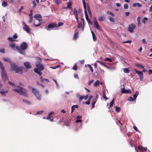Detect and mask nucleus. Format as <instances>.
<instances>
[{"label": "nucleus", "instance_id": "25", "mask_svg": "<svg viewBox=\"0 0 152 152\" xmlns=\"http://www.w3.org/2000/svg\"><path fill=\"white\" fill-rule=\"evenodd\" d=\"M134 65L139 68H144V66L140 64H135Z\"/></svg>", "mask_w": 152, "mask_h": 152}, {"label": "nucleus", "instance_id": "50", "mask_svg": "<svg viewBox=\"0 0 152 152\" xmlns=\"http://www.w3.org/2000/svg\"><path fill=\"white\" fill-rule=\"evenodd\" d=\"M7 39L8 40L11 42H13L15 41L11 37H8Z\"/></svg>", "mask_w": 152, "mask_h": 152}, {"label": "nucleus", "instance_id": "42", "mask_svg": "<svg viewBox=\"0 0 152 152\" xmlns=\"http://www.w3.org/2000/svg\"><path fill=\"white\" fill-rule=\"evenodd\" d=\"M115 110L118 113L121 111V108L119 107H115Z\"/></svg>", "mask_w": 152, "mask_h": 152}, {"label": "nucleus", "instance_id": "28", "mask_svg": "<svg viewBox=\"0 0 152 152\" xmlns=\"http://www.w3.org/2000/svg\"><path fill=\"white\" fill-rule=\"evenodd\" d=\"M39 79L41 80V82L42 83H43L44 80H45L47 82H49V80L48 79H47L46 78H43V77H39Z\"/></svg>", "mask_w": 152, "mask_h": 152}, {"label": "nucleus", "instance_id": "46", "mask_svg": "<svg viewBox=\"0 0 152 152\" xmlns=\"http://www.w3.org/2000/svg\"><path fill=\"white\" fill-rule=\"evenodd\" d=\"M29 18V19L28 21V23H31L33 22V18L32 17H30Z\"/></svg>", "mask_w": 152, "mask_h": 152}, {"label": "nucleus", "instance_id": "33", "mask_svg": "<svg viewBox=\"0 0 152 152\" xmlns=\"http://www.w3.org/2000/svg\"><path fill=\"white\" fill-rule=\"evenodd\" d=\"M87 10L90 16H91V13L89 6H87Z\"/></svg>", "mask_w": 152, "mask_h": 152}, {"label": "nucleus", "instance_id": "17", "mask_svg": "<svg viewBox=\"0 0 152 152\" xmlns=\"http://www.w3.org/2000/svg\"><path fill=\"white\" fill-rule=\"evenodd\" d=\"M17 50L18 52L20 53L21 54L23 55H25V52L24 50H23L22 49L20 48L19 47H17Z\"/></svg>", "mask_w": 152, "mask_h": 152}, {"label": "nucleus", "instance_id": "39", "mask_svg": "<svg viewBox=\"0 0 152 152\" xmlns=\"http://www.w3.org/2000/svg\"><path fill=\"white\" fill-rule=\"evenodd\" d=\"M127 100L129 101H133L134 100L132 97L130 96L128 98Z\"/></svg>", "mask_w": 152, "mask_h": 152}, {"label": "nucleus", "instance_id": "15", "mask_svg": "<svg viewBox=\"0 0 152 152\" xmlns=\"http://www.w3.org/2000/svg\"><path fill=\"white\" fill-rule=\"evenodd\" d=\"M10 46L11 48L13 50H17V47H18L17 46H15V44L14 43H11L10 45Z\"/></svg>", "mask_w": 152, "mask_h": 152}, {"label": "nucleus", "instance_id": "45", "mask_svg": "<svg viewBox=\"0 0 152 152\" xmlns=\"http://www.w3.org/2000/svg\"><path fill=\"white\" fill-rule=\"evenodd\" d=\"M87 66L91 70V71L92 72H93L94 71L93 68L92 67L90 64H88Z\"/></svg>", "mask_w": 152, "mask_h": 152}, {"label": "nucleus", "instance_id": "51", "mask_svg": "<svg viewBox=\"0 0 152 152\" xmlns=\"http://www.w3.org/2000/svg\"><path fill=\"white\" fill-rule=\"evenodd\" d=\"M64 23L62 22H59L58 23V25H57V27H58L62 26L63 25Z\"/></svg>", "mask_w": 152, "mask_h": 152}, {"label": "nucleus", "instance_id": "57", "mask_svg": "<svg viewBox=\"0 0 152 152\" xmlns=\"http://www.w3.org/2000/svg\"><path fill=\"white\" fill-rule=\"evenodd\" d=\"M131 42L132 41L131 40H127L125 41H124L123 43H129V44H130Z\"/></svg>", "mask_w": 152, "mask_h": 152}, {"label": "nucleus", "instance_id": "58", "mask_svg": "<svg viewBox=\"0 0 152 152\" xmlns=\"http://www.w3.org/2000/svg\"><path fill=\"white\" fill-rule=\"evenodd\" d=\"M33 11L32 10H31L30 11V13L29 14V17H32V15H33V14L32 13Z\"/></svg>", "mask_w": 152, "mask_h": 152}, {"label": "nucleus", "instance_id": "60", "mask_svg": "<svg viewBox=\"0 0 152 152\" xmlns=\"http://www.w3.org/2000/svg\"><path fill=\"white\" fill-rule=\"evenodd\" d=\"M133 129L135 130H136L137 132H139V130L135 126H133Z\"/></svg>", "mask_w": 152, "mask_h": 152}, {"label": "nucleus", "instance_id": "34", "mask_svg": "<svg viewBox=\"0 0 152 152\" xmlns=\"http://www.w3.org/2000/svg\"><path fill=\"white\" fill-rule=\"evenodd\" d=\"M100 84V81L99 80H96L94 83V86H97Z\"/></svg>", "mask_w": 152, "mask_h": 152}, {"label": "nucleus", "instance_id": "7", "mask_svg": "<svg viewBox=\"0 0 152 152\" xmlns=\"http://www.w3.org/2000/svg\"><path fill=\"white\" fill-rule=\"evenodd\" d=\"M134 70L138 75L140 80L142 81L143 80V73L141 71L137 70L135 69H134Z\"/></svg>", "mask_w": 152, "mask_h": 152}, {"label": "nucleus", "instance_id": "64", "mask_svg": "<svg viewBox=\"0 0 152 152\" xmlns=\"http://www.w3.org/2000/svg\"><path fill=\"white\" fill-rule=\"evenodd\" d=\"M74 77L76 78V79H78L79 78V77L77 74H74Z\"/></svg>", "mask_w": 152, "mask_h": 152}, {"label": "nucleus", "instance_id": "9", "mask_svg": "<svg viewBox=\"0 0 152 152\" xmlns=\"http://www.w3.org/2000/svg\"><path fill=\"white\" fill-rule=\"evenodd\" d=\"M28 48L27 44L25 42H22L20 45V48L23 50H26Z\"/></svg>", "mask_w": 152, "mask_h": 152}, {"label": "nucleus", "instance_id": "54", "mask_svg": "<svg viewBox=\"0 0 152 152\" xmlns=\"http://www.w3.org/2000/svg\"><path fill=\"white\" fill-rule=\"evenodd\" d=\"M23 9V7L22 6H21L20 8L19 9V10H18V12L20 13H21L22 10V9Z\"/></svg>", "mask_w": 152, "mask_h": 152}, {"label": "nucleus", "instance_id": "23", "mask_svg": "<svg viewBox=\"0 0 152 152\" xmlns=\"http://www.w3.org/2000/svg\"><path fill=\"white\" fill-rule=\"evenodd\" d=\"M8 93V91L7 90L3 91L2 90H0V93L2 95H4Z\"/></svg>", "mask_w": 152, "mask_h": 152}, {"label": "nucleus", "instance_id": "56", "mask_svg": "<svg viewBox=\"0 0 152 152\" xmlns=\"http://www.w3.org/2000/svg\"><path fill=\"white\" fill-rule=\"evenodd\" d=\"M23 101L24 102H25L26 103H27V104H31V103L30 102H29V101L26 100H24L23 99Z\"/></svg>", "mask_w": 152, "mask_h": 152}, {"label": "nucleus", "instance_id": "53", "mask_svg": "<svg viewBox=\"0 0 152 152\" xmlns=\"http://www.w3.org/2000/svg\"><path fill=\"white\" fill-rule=\"evenodd\" d=\"M82 26V24L81 23H78L77 25V28H81Z\"/></svg>", "mask_w": 152, "mask_h": 152}, {"label": "nucleus", "instance_id": "29", "mask_svg": "<svg viewBox=\"0 0 152 152\" xmlns=\"http://www.w3.org/2000/svg\"><path fill=\"white\" fill-rule=\"evenodd\" d=\"M105 18L104 15L101 16L98 18V20L100 21H104V20Z\"/></svg>", "mask_w": 152, "mask_h": 152}, {"label": "nucleus", "instance_id": "36", "mask_svg": "<svg viewBox=\"0 0 152 152\" xmlns=\"http://www.w3.org/2000/svg\"><path fill=\"white\" fill-rule=\"evenodd\" d=\"M2 5L3 7H5L8 5V4L6 2L3 1L2 3Z\"/></svg>", "mask_w": 152, "mask_h": 152}, {"label": "nucleus", "instance_id": "40", "mask_svg": "<svg viewBox=\"0 0 152 152\" xmlns=\"http://www.w3.org/2000/svg\"><path fill=\"white\" fill-rule=\"evenodd\" d=\"M114 98H113V100H112V101L110 103V107H111L113 106V105L114 104Z\"/></svg>", "mask_w": 152, "mask_h": 152}, {"label": "nucleus", "instance_id": "24", "mask_svg": "<svg viewBox=\"0 0 152 152\" xmlns=\"http://www.w3.org/2000/svg\"><path fill=\"white\" fill-rule=\"evenodd\" d=\"M77 97L78 98V100L80 102L83 99V96H80L79 94L77 95Z\"/></svg>", "mask_w": 152, "mask_h": 152}, {"label": "nucleus", "instance_id": "55", "mask_svg": "<svg viewBox=\"0 0 152 152\" xmlns=\"http://www.w3.org/2000/svg\"><path fill=\"white\" fill-rule=\"evenodd\" d=\"M124 7L126 9H127L129 8L128 5L127 4H124Z\"/></svg>", "mask_w": 152, "mask_h": 152}, {"label": "nucleus", "instance_id": "30", "mask_svg": "<svg viewBox=\"0 0 152 152\" xmlns=\"http://www.w3.org/2000/svg\"><path fill=\"white\" fill-rule=\"evenodd\" d=\"M107 18L109 19L110 21L112 22L113 23H115V20L114 18L111 17L110 16H108L107 17Z\"/></svg>", "mask_w": 152, "mask_h": 152}, {"label": "nucleus", "instance_id": "13", "mask_svg": "<svg viewBox=\"0 0 152 152\" xmlns=\"http://www.w3.org/2000/svg\"><path fill=\"white\" fill-rule=\"evenodd\" d=\"M23 64L25 67L27 69H29L31 68V66L30 63L28 62H25Z\"/></svg>", "mask_w": 152, "mask_h": 152}, {"label": "nucleus", "instance_id": "10", "mask_svg": "<svg viewBox=\"0 0 152 152\" xmlns=\"http://www.w3.org/2000/svg\"><path fill=\"white\" fill-rule=\"evenodd\" d=\"M41 24L40 20L39 19H37L34 21V25L35 27L39 26L41 25Z\"/></svg>", "mask_w": 152, "mask_h": 152}, {"label": "nucleus", "instance_id": "27", "mask_svg": "<svg viewBox=\"0 0 152 152\" xmlns=\"http://www.w3.org/2000/svg\"><path fill=\"white\" fill-rule=\"evenodd\" d=\"M34 18L36 19H39L40 20L41 18V15L39 14H36L34 16Z\"/></svg>", "mask_w": 152, "mask_h": 152}, {"label": "nucleus", "instance_id": "8", "mask_svg": "<svg viewBox=\"0 0 152 152\" xmlns=\"http://www.w3.org/2000/svg\"><path fill=\"white\" fill-rule=\"evenodd\" d=\"M136 27L135 25L134 24H132L129 25L128 28V30L131 33H132L133 32V30Z\"/></svg>", "mask_w": 152, "mask_h": 152}, {"label": "nucleus", "instance_id": "2", "mask_svg": "<svg viewBox=\"0 0 152 152\" xmlns=\"http://www.w3.org/2000/svg\"><path fill=\"white\" fill-rule=\"evenodd\" d=\"M11 67L12 69L15 71L16 73L19 74L22 73V70L20 67H18L14 63H12L11 64Z\"/></svg>", "mask_w": 152, "mask_h": 152}, {"label": "nucleus", "instance_id": "5", "mask_svg": "<svg viewBox=\"0 0 152 152\" xmlns=\"http://www.w3.org/2000/svg\"><path fill=\"white\" fill-rule=\"evenodd\" d=\"M57 27V24L53 22L50 23L47 26H46L45 29L48 30L50 31L53 29L55 27Z\"/></svg>", "mask_w": 152, "mask_h": 152}, {"label": "nucleus", "instance_id": "31", "mask_svg": "<svg viewBox=\"0 0 152 152\" xmlns=\"http://www.w3.org/2000/svg\"><path fill=\"white\" fill-rule=\"evenodd\" d=\"M84 13L85 15L86 18V20L88 22H89L88 16L87 13V11H84Z\"/></svg>", "mask_w": 152, "mask_h": 152}, {"label": "nucleus", "instance_id": "37", "mask_svg": "<svg viewBox=\"0 0 152 152\" xmlns=\"http://www.w3.org/2000/svg\"><path fill=\"white\" fill-rule=\"evenodd\" d=\"M124 72L126 73H129V69L127 68H124L123 69Z\"/></svg>", "mask_w": 152, "mask_h": 152}, {"label": "nucleus", "instance_id": "47", "mask_svg": "<svg viewBox=\"0 0 152 152\" xmlns=\"http://www.w3.org/2000/svg\"><path fill=\"white\" fill-rule=\"evenodd\" d=\"M4 61L5 62H10L11 61L10 59L8 58H3Z\"/></svg>", "mask_w": 152, "mask_h": 152}, {"label": "nucleus", "instance_id": "14", "mask_svg": "<svg viewBox=\"0 0 152 152\" xmlns=\"http://www.w3.org/2000/svg\"><path fill=\"white\" fill-rule=\"evenodd\" d=\"M121 93L124 94H129L131 93V90L125 89L124 87L121 89Z\"/></svg>", "mask_w": 152, "mask_h": 152}, {"label": "nucleus", "instance_id": "61", "mask_svg": "<svg viewBox=\"0 0 152 152\" xmlns=\"http://www.w3.org/2000/svg\"><path fill=\"white\" fill-rule=\"evenodd\" d=\"M90 101L89 100H88L86 102H84V103L87 104L89 105L90 104Z\"/></svg>", "mask_w": 152, "mask_h": 152}, {"label": "nucleus", "instance_id": "26", "mask_svg": "<svg viewBox=\"0 0 152 152\" xmlns=\"http://www.w3.org/2000/svg\"><path fill=\"white\" fill-rule=\"evenodd\" d=\"M91 33L92 35L93 40L94 41H95L96 40V37L95 35L92 31H91Z\"/></svg>", "mask_w": 152, "mask_h": 152}, {"label": "nucleus", "instance_id": "41", "mask_svg": "<svg viewBox=\"0 0 152 152\" xmlns=\"http://www.w3.org/2000/svg\"><path fill=\"white\" fill-rule=\"evenodd\" d=\"M53 2L54 3L57 4H59L61 2V1L60 0H53Z\"/></svg>", "mask_w": 152, "mask_h": 152}, {"label": "nucleus", "instance_id": "38", "mask_svg": "<svg viewBox=\"0 0 152 152\" xmlns=\"http://www.w3.org/2000/svg\"><path fill=\"white\" fill-rule=\"evenodd\" d=\"M107 14H109L113 17H114L115 16L114 14L112 12L110 11H107Z\"/></svg>", "mask_w": 152, "mask_h": 152}, {"label": "nucleus", "instance_id": "62", "mask_svg": "<svg viewBox=\"0 0 152 152\" xmlns=\"http://www.w3.org/2000/svg\"><path fill=\"white\" fill-rule=\"evenodd\" d=\"M37 83L38 85L40 86H41L42 88H44L45 86L44 85H42V84L41 83H38V82H37Z\"/></svg>", "mask_w": 152, "mask_h": 152}, {"label": "nucleus", "instance_id": "12", "mask_svg": "<svg viewBox=\"0 0 152 152\" xmlns=\"http://www.w3.org/2000/svg\"><path fill=\"white\" fill-rule=\"evenodd\" d=\"M23 29L27 33H29L30 32V31L31 30V28H29L27 25L26 24H25L24 26L23 27Z\"/></svg>", "mask_w": 152, "mask_h": 152}, {"label": "nucleus", "instance_id": "20", "mask_svg": "<svg viewBox=\"0 0 152 152\" xmlns=\"http://www.w3.org/2000/svg\"><path fill=\"white\" fill-rule=\"evenodd\" d=\"M92 103L91 106V109L94 108L95 107V104L96 103V102L97 101V99L96 98H94V99L92 100Z\"/></svg>", "mask_w": 152, "mask_h": 152}, {"label": "nucleus", "instance_id": "18", "mask_svg": "<svg viewBox=\"0 0 152 152\" xmlns=\"http://www.w3.org/2000/svg\"><path fill=\"white\" fill-rule=\"evenodd\" d=\"M34 71L36 73L38 74L40 76L42 75V72H41V71H40L36 68L34 69Z\"/></svg>", "mask_w": 152, "mask_h": 152}, {"label": "nucleus", "instance_id": "49", "mask_svg": "<svg viewBox=\"0 0 152 152\" xmlns=\"http://www.w3.org/2000/svg\"><path fill=\"white\" fill-rule=\"evenodd\" d=\"M72 69L76 71L77 70V65L76 64H75L73 66Z\"/></svg>", "mask_w": 152, "mask_h": 152}, {"label": "nucleus", "instance_id": "52", "mask_svg": "<svg viewBox=\"0 0 152 152\" xmlns=\"http://www.w3.org/2000/svg\"><path fill=\"white\" fill-rule=\"evenodd\" d=\"M103 96L104 98V99L106 100H107V99H108V98H107L106 96L105 92H104L103 93Z\"/></svg>", "mask_w": 152, "mask_h": 152}, {"label": "nucleus", "instance_id": "44", "mask_svg": "<svg viewBox=\"0 0 152 152\" xmlns=\"http://www.w3.org/2000/svg\"><path fill=\"white\" fill-rule=\"evenodd\" d=\"M78 37V33H75L74 35L73 38L74 39H75Z\"/></svg>", "mask_w": 152, "mask_h": 152}, {"label": "nucleus", "instance_id": "48", "mask_svg": "<svg viewBox=\"0 0 152 152\" xmlns=\"http://www.w3.org/2000/svg\"><path fill=\"white\" fill-rule=\"evenodd\" d=\"M104 60L106 61H108L109 62H112V60L109 58H105Z\"/></svg>", "mask_w": 152, "mask_h": 152}, {"label": "nucleus", "instance_id": "11", "mask_svg": "<svg viewBox=\"0 0 152 152\" xmlns=\"http://www.w3.org/2000/svg\"><path fill=\"white\" fill-rule=\"evenodd\" d=\"M73 14L75 16V18L77 20V22H78L79 19L78 16L76 8H74L73 11Z\"/></svg>", "mask_w": 152, "mask_h": 152}, {"label": "nucleus", "instance_id": "1", "mask_svg": "<svg viewBox=\"0 0 152 152\" xmlns=\"http://www.w3.org/2000/svg\"><path fill=\"white\" fill-rule=\"evenodd\" d=\"M13 91L18 93L21 95L25 96H28L27 94V91L19 86H17L16 88L13 89Z\"/></svg>", "mask_w": 152, "mask_h": 152}, {"label": "nucleus", "instance_id": "3", "mask_svg": "<svg viewBox=\"0 0 152 152\" xmlns=\"http://www.w3.org/2000/svg\"><path fill=\"white\" fill-rule=\"evenodd\" d=\"M0 67H1V69L2 70V71L1 72V76L2 79L4 80V81L6 80H7V75L4 71V68L2 66V64L0 61Z\"/></svg>", "mask_w": 152, "mask_h": 152}, {"label": "nucleus", "instance_id": "19", "mask_svg": "<svg viewBox=\"0 0 152 152\" xmlns=\"http://www.w3.org/2000/svg\"><path fill=\"white\" fill-rule=\"evenodd\" d=\"M138 149L141 151H146L147 150V148L144 147L142 146H138Z\"/></svg>", "mask_w": 152, "mask_h": 152}, {"label": "nucleus", "instance_id": "59", "mask_svg": "<svg viewBox=\"0 0 152 152\" xmlns=\"http://www.w3.org/2000/svg\"><path fill=\"white\" fill-rule=\"evenodd\" d=\"M32 4H33V6L34 7H36V6H37V4H36V2L35 1H33Z\"/></svg>", "mask_w": 152, "mask_h": 152}, {"label": "nucleus", "instance_id": "4", "mask_svg": "<svg viewBox=\"0 0 152 152\" xmlns=\"http://www.w3.org/2000/svg\"><path fill=\"white\" fill-rule=\"evenodd\" d=\"M32 92L36 97L37 99L40 100L41 99L42 96L39 94V91L34 88H32Z\"/></svg>", "mask_w": 152, "mask_h": 152}, {"label": "nucleus", "instance_id": "32", "mask_svg": "<svg viewBox=\"0 0 152 152\" xmlns=\"http://www.w3.org/2000/svg\"><path fill=\"white\" fill-rule=\"evenodd\" d=\"M67 8L69 9H71L72 8V3L71 2H69L67 3Z\"/></svg>", "mask_w": 152, "mask_h": 152}, {"label": "nucleus", "instance_id": "43", "mask_svg": "<svg viewBox=\"0 0 152 152\" xmlns=\"http://www.w3.org/2000/svg\"><path fill=\"white\" fill-rule=\"evenodd\" d=\"M140 17H138L137 18V24L138 25H139L140 24Z\"/></svg>", "mask_w": 152, "mask_h": 152}, {"label": "nucleus", "instance_id": "35", "mask_svg": "<svg viewBox=\"0 0 152 152\" xmlns=\"http://www.w3.org/2000/svg\"><path fill=\"white\" fill-rule=\"evenodd\" d=\"M139 94V92L138 91H137L136 92L135 94L133 95V99H134V100L136 98L137 96Z\"/></svg>", "mask_w": 152, "mask_h": 152}, {"label": "nucleus", "instance_id": "6", "mask_svg": "<svg viewBox=\"0 0 152 152\" xmlns=\"http://www.w3.org/2000/svg\"><path fill=\"white\" fill-rule=\"evenodd\" d=\"M35 65L37 68V69L40 71H42L44 69V68L43 65L39 61H37L35 63Z\"/></svg>", "mask_w": 152, "mask_h": 152}, {"label": "nucleus", "instance_id": "16", "mask_svg": "<svg viewBox=\"0 0 152 152\" xmlns=\"http://www.w3.org/2000/svg\"><path fill=\"white\" fill-rule=\"evenodd\" d=\"M53 113V112H51L49 114L48 116L46 118V119L50 120L51 121H53V118L52 115Z\"/></svg>", "mask_w": 152, "mask_h": 152}, {"label": "nucleus", "instance_id": "63", "mask_svg": "<svg viewBox=\"0 0 152 152\" xmlns=\"http://www.w3.org/2000/svg\"><path fill=\"white\" fill-rule=\"evenodd\" d=\"M94 81L93 80H91L89 81L88 83V84L89 85H90Z\"/></svg>", "mask_w": 152, "mask_h": 152}, {"label": "nucleus", "instance_id": "21", "mask_svg": "<svg viewBox=\"0 0 152 152\" xmlns=\"http://www.w3.org/2000/svg\"><path fill=\"white\" fill-rule=\"evenodd\" d=\"M78 108V106L77 105H73L71 107V113H72L74 110H75V108Z\"/></svg>", "mask_w": 152, "mask_h": 152}, {"label": "nucleus", "instance_id": "22", "mask_svg": "<svg viewBox=\"0 0 152 152\" xmlns=\"http://www.w3.org/2000/svg\"><path fill=\"white\" fill-rule=\"evenodd\" d=\"M94 25L97 29L100 30V27L97 21L94 22Z\"/></svg>", "mask_w": 152, "mask_h": 152}]
</instances>
